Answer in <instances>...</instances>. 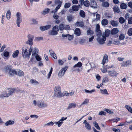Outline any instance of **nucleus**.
<instances>
[{"label": "nucleus", "instance_id": "19", "mask_svg": "<svg viewBox=\"0 0 132 132\" xmlns=\"http://www.w3.org/2000/svg\"><path fill=\"white\" fill-rule=\"evenodd\" d=\"M81 6L80 5H73L72 7V9L73 11H77L79 10V8Z\"/></svg>", "mask_w": 132, "mask_h": 132}, {"label": "nucleus", "instance_id": "9", "mask_svg": "<svg viewBox=\"0 0 132 132\" xmlns=\"http://www.w3.org/2000/svg\"><path fill=\"white\" fill-rule=\"evenodd\" d=\"M108 73L109 76L112 78L117 77L118 75L116 71L114 70H109L108 71Z\"/></svg>", "mask_w": 132, "mask_h": 132}, {"label": "nucleus", "instance_id": "23", "mask_svg": "<svg viewBox=\"0 0 132 132\" xmlns=\"http://www.w3.org/2000/svg\"><path fill=\"white\" fill-rule=\"evenodd\" d=\"M108 23V21L105 19L102 20L101 21V24L103 26L107 25Z\"/></svg>", "mask_w": 132, "mask_h": 132}, {"label": "nucleus", "instance_id": "51", "mask_svg": "<svg viewBox=\"0 0 132 132\" xmlns=\"http://www.w3.org/2000/svg\"><path fill=\"white\" fill-rule=\"evenodd\" d=\"M93 31L92 30H88L87 32V34L89 35H91L93 34Z\"/></svg>", "mask_w": 132, "mask_h": 132}, {"label": "nucleus", "instance_id": "16", "mask_svg": "<svg viewBox=\"0 0 132 132\" xmlns=\"http://www.w3.org/2000/svg\"><path fill=\"white\" fill-rule=\"evenodd\" d=\"M67 119V117L64 118V117H62L61 119L58 121L57 126L60 127L61 125L63 123V121L66 120Z\"/></svg>", "mask_w": 132, "mask_h": 132}, {"label": "nucleus", "instance_id": "28", "mask_svg": "<svg viewBox=\"0 0 132 132\" xmlns=\"http://www.w3.org/2000/svg\"><path fill=\"white\" fill-rule=\"evenodd\" d=\"M7 92H9L11 95L14 92L15 89L14 88H10L7 89Z\"/></svg>", "mask_w": 132, "mask_h": 132}, {"label": "nucleus", "instance_id": "63", "mask_svg": "<svg viewBox=\"0 0 132 132\" xmlns=\"http://www.w3.org/2000/svg\"><path fill=\"white\" fill-rule=\"evenodd\" d=\"M43 37H37L35 38V40L37 41H39L43 39Z\"/></svg>", "mask_w": 132, "mask_h": 132}, {"label": "nucleus", "instance_id": "17", "mask_svg": "<svg viewBox=\"0 0 132 132\" xmlns=\"http://www.w3.org/2000/svg\"><path fill=\"white\" fill-rule=\"evenodd\" d=\"M110 24L113 27H117L118 26L119 23L117 21L112 20L110 22Z\"/></svg>", "mask_w": 132, "mask_h": 132}, {"label": "nucleus", "instance_id": "62", "mask_svg": "<svg viewBox=\"0 0 132 132\" xmlns=\"http://www.w3.org/2000/svg\"><path fill=\"white\" fill-rule=\"evenodd\" d=\"M116 42V44H118V45H120L121 44L122 45H125L126 44V42H123L122 43H120L119 42V41H117Z\"/></svg>", "mask_w": 132, "mask_h": 132}, {"label": "nucleus", "instance_id": "24", "mask_svg": "<svg viewBox=\"0 0 132 132\" xmlns=\"http://www.w3.org/2000/svg\"><path fill=\"white\" fill-rule=\"evenodd\" d=\"M114 12L118 13H119L120 12L119 8L118 6L116 5H115L113 8Z\"/></svg>", "mask_w": 132, "mask_h": 132}, {"label": "nucleus", "instance_id": "45", "mask_svg": "<svg viewBox=\"0 0 132 132\" xmlns=\"http://www.w3.org/2000/svg\"><path fill=\"white\" fill-rule=\"evenodd\" d=\"M79 14L80 16L82 18L85 17V12L83 10H81L80 11Z\"/></svg>", "mask_w": 132, "mask_h": 132}, {"label": "nucleus", "instance_id": "32", "mask_svg": "<svg viewBox=\"0 0 132 132\" xmlns=\"http://www.w3.org/2000/svg\"><path fill=\"white\" fill-rule=\"evenodd\" d=\"M67 20L69 22H70L72 21L74 19L73 16L72 15H69L67 17Z\"/></svg>", "mask_w": 132, "mask_h": 132}, {"label": "nucleus", "instance_id": "27", "mask_svg": "<svg viewBox=\"0 0 132 132\" xmlns=\"http://www.w3.org/2000/svg\"><path fill=\"white\" fill-rule=\"evenodd\" d=\"M118 29L117 28H113L111 31V33L112 35L116 34L118 32Z\"/></svg>", "mask_w": 132, "mask_h": 132}, {"label": "nucleus", "instance_id": "48", "mask_svg": "<svg viewBox=\"0 0 132 132\" xmlns=\"http://www.w3.org/2000/svg\"><path fill=\"white\" fill-rule=\"evenodd\" d=\"M125 107L129 112L132 113V109L129 106L126 105H125Z\"/></svg>", "mask_w": 132, "mask_h": 132}, {"label": "nucleus", "instance_id": "29", "mask_svg": "<svg viewBox=\"0 0 132 132\" xmlns=\"http://www.w3.org/2000/svg\"><path fill=\"white\" fill-rule=\"evenodd\" d=\"M24 72L20 70H18L16 71V75L19 76H22L23 75Z\"/></svg>", "mask_w": 132, "mask_h": 132}, {"label": "nucleus", "instance_id": "35", "mask_svg": "<svg viewBox=\"0 0 132 132\" xmlns=\"http://www.w3.org/2000/svg\"><path fill=\"white\" fill-rule=\"evenodd\" d=\"M120 6L121 8L124 9H126L127 7V5L124 3L121 4L120 5Z\"/></svg>", "mask_w": 132, "mask_h": 132}, {"label": "nucleus", "instance_id": "46", "mask_svg": "<svg viewBox=\"0 0 132 132\" xmlns=\"http://www.w3.org/2000/svg\"><path fill=\"white\" fill-rule=\"evenodd\" d=\"M119 22L121 24L125 22V19L124 18L122 17H120L119 19Z\"/></svg>", "mask_w": 132, "mask_h": 132}, {"label": "nucleus", "instance_id": "11", "mask_svg": "<svg viewBox=\"0 0 132 132\" xmlns=\"http://www.w3.org/2000/svg\"><path fill=\"white\" fill-rule=\"evenodd\" d=\"M131 60H127L123 61L121 64V66L122 67H126L131 65Z\"/></svg>", "mask_w": 132, "mask_h": 132}, {"label": "nucleus", "instance_id": "34", "mask_svg": "<svg viewBox=\"0 0 132 132\" xmlns=\"http://www.w3.org/2000/svg\"><path fill=\"white\" fill-rule=\"evenodd\" d=\"M110 32V31L108 30L107 29L105 30L104 32V36L106 37H108L109 36Z\"/></svg>", "mask_w": 132, "mask_h": 132}, {"label": "nucleus", "instance_id": "12", "mask_svg": "<svg viewBox=\"0 0 132 132\" xmlns=\"http://www.w3.org/2000/svg\"><path fill=\"white\" fill-rule=\"evenodd\" d=\"M83 123L85 125V127L87 129L89 130H91V127L90 125L88 123L86 120H85L84 121Z\"/></svg>", "mask_w": 132, "mask_h": 132}, {"label": "nucleus", "instance_id": "21", "mask_svg": "<svg viewBox=\"0 0 132 132\" xmlns=\"http://www.w3.org/2000/svg\"><path fill=\"white\" fill-rule=\"evenodd\" d=\"M97 4L96 2L94 0H92L90 2V6L93 8H96Z\"/></svg>", "mask_w": 132, "mask_h": 132}, {"label": "nucleus", "instance_id": "8", "mask_svg": "<svg viewBox=\"0 0 132 132\" xmlns=\"http://www.w3.org/2000/svg\"><path fill=\"white\" fill-rule=\"evenodd\" d=\"M62 1H61L60 0H55V4L57 5L55 9L54 10L55 12H57L58 10H59L60 7L61 5L62 4Z\"/></svg>", "mask_w": 132, "mask_h": 132}, {"label": "nucleus", "instance_id": "7", "mask_svg": "<svg viewBox=\"0 0 132 132\" xmlns=\"http://www.w3.org/2000/svg\"><path fill=\"white\" fill-rule=\"evenodd\" d=\"M28 40L26 42V43L32 46L33 44V40L34 38V36L33 35H29L28 36Z\"/></svg>", "mask_w": 132, "mask_h": 132}, {"label": "nucleus", "instance_id": "22", "mask_svg": "<svg viewBox=\"0 0 132 132\" xmlns=\"http://www.w3.org/2000/svg\"><path fill=\"white\" fill-rule=\"evenodd\" d=\"M14 121L12 120H9L7 121L5 123V125L6 126H8L9 125H12L14 123Z\"/></svg>", "mask_w": 132, "mask_h": 132}, {"label": "nucleus", "instance_id": "13", "mask_svg": "<svg viewBox=\"0 0 132 132\" xmlns=\"http://www.w3.org/2000/svg\"><path fill=\"white\" fill-rule=\"evenodd\" d=\"M76 26L80 27H83L84 26V22L82 21H77L75 24Z\"/></svg>", "mask_w": 132, "mask_h": 132}, {"label": "nucleus", "instance_id": "3", "mask_svg": "<svg viewBox=\"0 0 132 132\" xmlns=\"http://www.w3.org/2000/svg\"><path fill=\"white\" fill-rule=\"evenodd\" d=\"M54 96L58 97H61L64 95L61 93V91L60 87L59 86H56L54 88Z\"/></svg>", "mask_w": 132, "mask_h": 132}, {"label": "nucleus", "instance_id": "53", "mask_svg": "<svg viewBox=\"0 0 132 132\" xmlns=\"http://www.w3.org/2000/svg\"><path fill=\"white\" fill-rule=\"evenodd\" d=\"M127 34L129 36L132 35V28H130L128 30Z\"/></svg>", "mask_w": 132, "mask_h": 132}, {"label": "nucleus", "instance_id": "36", "mask_svg": "<svg viewBox=\"0 0 132 132\" xmlns=\"http://www.w3.org/2000/svg\"><path fill=\"white\" fill-rule=\"evenodd\" d=\"M100 92L101 93L103 94L108 95L109 93L106 89H100Z\"/></svg>", "mask_w": 132, "mask_h": 132}, {"label": "nucleus", "instance_id": "2", "mask_svg": "<svg viewBox=\"0 0 132 132\" xmlns=\"http://www.w3.org/2000/svg\"><path fill=\"white\" fill-rule=\"evenodd\" d=\"M33 104L35 106H37L40 108H46L48 106V104L47 103L44 102L42 100H39L37 102L35 100L33 102Z\"/></svg>", "mask_w": 132, "mask_h": 132}, {"label": "nucleus", "instance_id": "50", "mask_svg": "<svg viewBox=\"0 0 132 132\" xmlns=\"http://www.w3.org/2000/svg\"><path fill=\"white\" fill-rule=\"evenodd\" d=\"M89 100L87 98L85 99L84 101L81 104V105H85L87 104L89 102Z\"/></svg>", "mask_w": 132, "mask_h": 132}, {"label": "nucleus", "instance_id": "56", "mask_svg": "<svg viewBox=\"0 0 132 132\" xmlns=\"http://www.w3.org/2000/svg\"><path fill=\"white\" fill-rule=\"evenodd\" d=\"M30 82L32 84H33L35 85L38 84V82L34 79L31 80Z\"/></svg>", "mask_w": 132, "mask_h": 132}, {"label": "nucleus", "instance_id": "43", "mask_svg": "<svg viewBox=\"0 0 132 132\" xmlns=\"http://www.w3.org/2000/svg\"><path fill=\"white\" fill-rule=\"evenodd\" d=\"M100 15L98 14H96V19L94 20L93 21L94 22L96 21L100 20Z\"/></svg>", "mask_w": 132, "mask_h": 132}, {"label": "nucleus", "instance_id": "15", "mask_svg": "<svg viewBox=\"0 0 132 132\" xmlns=\"http://www.w3.org/2000/svg\"><path fill=\"white\" fill-rule=\"evenodd\" d=\"M108 61V56L106 54H105L103 56V59L102 60V63L104 65L105 63Z\"/></svg>", "mask_w": 132, "mask_h": 132}, {"label": "nucleus", "instance_id": "6", "mask_svg": "<svg viewBox=\"0 0 132 132\" xmlns=\"http://www.w3.org/2000/svg\"><path fill=\"white\" fill-rule=\"evenodd\" d=\"M106 40V38L104 36L103 33L102 36L97 38V40L98 43L101 44L102 45L105 43V41Z\"/></svg>", "mask_w": 132, "mask_h": 132}, {"label": "nucleus", "instance_id": "26", "mask_svg": "<svg viewBox=\"0 0 132 132\" xmlns=\"http://www.w3.org/2000/svg\"><path fill=\"white\" fill-rule=\"evenodd\" d=\"M50 52L51 56L53 57L55 59H57V57L54 52L52 50H50Z\"/></svg>", "mask_w": 132, "mask_h": 132}, {"label": "nucleus", "instance_id": "57", "mask_svg": "<svg viewBox=\"0 0 132 132\" xmlns=\"http://www.w3.org/2000/svg\"><path fill=\"white\" fill-rule=\"evenodd\" d=\"M52 71H53V68L52 67H51V69H50V72H49V73H48V77H47L48 79H49L50 78L51 75L52 73Z\"/></svg>", "mask_w": 132, "mask_h": 132}, {"label": "nucleus", "instance_id": "44", "mask_svg": "<svg viewBox=\"0 0 132 132\" xmlns=\"http://www.w3.org/2000/svg\"><path fill=\"white\" fill-rule=\"evenodd\" d=\"M83 4L86 7L89 6L90 5L89 2L87 0L83 2Z\"/></svg>", "mask_w": 132, "mask_h": 132}, {"label": "nucleus", "instance_id": "10", "mask_svg": "<svg viewBox=\"0 0 132 132\" xmlns=\"http://www.w3.org/2000/svg\"><path fill=\"white\" fill-rule=\"evenodd\" d=\"M68 67H65L61 69L59 71L58 76L59 77H61L63 76L65 74V72L68 69Z\"/></svg>", "mask_w": 132, "mask_h": 132}, {"label": "nucleus", "instance_id": "37", "mask_svg": "<svg viewBox=\"0 0 132 132\" xmlns=\"http://www.w3.org/2000/svg\"><path fill=\"white\" fill-rule=\"evenodd\" d=\"M16 71L14 70L11 69L9 73L10 75L12 76L14 75V74L16 75Z\"/></svg>", "mask_w": 132, "mask_h": 132}, {"label": "nucleus", "instance_id": "40", "mask_svg": "<svg viewBox=\"0 0 132 132\" xmlns=\"http://www.w3.org/2000/svg\"><path fill=\"white\" fill-rule=\"evenodd\" d=\"M11 14L10 11V10L8 11L6 13V18L7 19L9 20L11 18Z\"/></svg>", "mask_w": 132, "mask_h": 132}, {"label": "nucleus", "instance_id": "55", "mask_svg": "<svg viewBox=\"0 0 132 132\" xmlns=\"http://www.w3.org/2000/svg\"><path fill=\"white\" fill-rule=\"evenodd\" d=\"M109 81L108 77H104L103 79L102 83L108 82Z\"/></svg>", "mask_w": 132, "mask_h": 132}, {"label": "nucleus", "instance_id": "4", "mask_svg": "<svg viewBox=\"0 0 132 132\" xmlns=\"http://www.w3.org/2000/svg\"><path fill=\"white\" fill-rule=\"evenodd\" d=\"M59 30L58 27L57 26H54L51 30H50L48 32L49 35H56L58 34V32Z\"/></svg>", "mask_w": 132, "mask_h": 132}, {"label": "nucleus", "instance_id": "52", "mask_svg": "<svg viewBox=\"0 0 132 132\" xmlns=\"http://www.w3.org/2000/svg\"><path fill=\"white\" fill-rule=\"evenodd\" d=\"M97 33V38L100 37L102 36V33L101 31H96Z\"/></svg>", "mask_w": 132, "mask_h": 132}, {"label": "nucleus", "instance_id": "25", "mask_svg": "<svg viewBox=\"0 0 132 132\" xmlns=\"http://www.w3.org/2000/svg\"><path fill=\"white\" fill-rule=\"evenodd\" d=\"M19 51L18 50L15 51L12 54V57L13 58H16L18 57L19 53Z\"/></svg>", "mask_w": 132, "mask_h": 132}, {"label": "nucleus", "instance_id": "42", "mask_svg": "<svg viewBox=\"0 0 132 132\" xmlns=\"http://www.w3.org/2000/svg\"><path fill=\"white\" fill-rule=\"evenodd\" d=\"M93 124L95 127L97 129L99 130H100L101 128L96 122V121L94 122H93Z\"/></svg>", "mask_w": 132, "mask_h": 132}, {"label": "nucleus", "instance_id": "38", "mask_svg": "<svg viewBox=\"0 0 132 132\" xmlns=\"http://www.w3.org/2000/svg\"><path fill=\"white\" fill-rule=\"evenodd\" d=\"M85 92L86 93H88L89 94H92L93 92H96V90L95 89H92L91 90H89L87 89H85L84 90Z\"/></svg>", "mask_w": 132, "mask_h": 132}, {"label": "nucleus", "instance_id": "5", "mask_svg": "<svg viewBox=\"0 0 132 132\" xmlns=\"http://www.w3.org/2000/svg\"><path fill=\"white\" fill-rule=\"evenodd\" d=\"M16 16V23L18 27H20V24L22 21L21 14L19 12H17Z\"/></svg>", "mask_w": 132, "mask_h": 132}, {"label": "nucleus", "instance_id": "54", "mask_svg": "<svg viewBox=\"0 0 132 132\" xmlns=\"http://www.w3.org/2000/svg\"><path fill=\"white\" fill-rule=\"evenodd\" d=\"M37 49L36 48H34V50L32 52V56H34L36 54V51L37 50Z\"/></svg>", "mask_w": 132, "mask_h": 132}, {"label": "nucleus", "instance_id": "18", "mask_svg": "<svg viewBox=\"0 0 132 132\" xmlns=\"http://www.w3.org/2000/svg\"><path fill=\"white\" fill-rule=\"evenodd\" d=\"M74 34L77 36H79L81 35V31L79 28L75 29L74 31Z\"/></svg>", "mask_w": 132, "mask_h": 132}, {"label": "nucleus", "instance_id": "49", "mask_svg": "<svg viewBox=\"0 0 132 132\" xmlns=\"http://www.w3.org/2000/svg\"><path fill=\"white\" fill-rule=\"evenodd\" d=\"M71 5L70 3L68 2L65 4L64 5V7L66 9H67L69 8Z\"/></svg>", "mask_w": 132, "mask_h": 132}, {"label": "nucleus", "instance_id": "47", "mask_svg": "<svg viewBox=\"0 0 132 132\" xmlns=\"http://www.w3.org/2000/svg\"><path fill=\"white\" fill-rule=\"evenodd\" d=\"M59 30L62 31L64 29V25L63 24H61L59 25Z\"/></svg>", "mask_w": 132, "mask_h": 132}, {"label": "nucleus", "instance_id": "61", "mask_svg": "<svg viewBox=\"0 0 132 132\" xmlns=\"http://www.w3.org/2000/svg\"><path fill=\"white\" fill-rule=\"evenodd\" d=\"M112 120L113 121V122H117L118 121L120 120V119L119 118L117 117L116 118L112 119Z\"/></svg>", "mask_w": 132, "mask_h": 132}, {"label": "nucleus", "instance_id": "31", "mask_svg": "<svg viewBox=\"0 0 132 132\" xmlns=\"http://www.w3.org/2000/svg\"><path fill=\"white\" fill-rule=\"evenodd\" d=\"M50 11L49 9L47 8L45 9L44 11L41 12V14L43 15H45L47 14Z\"/></svg>", "mask_w": 132, "mask_h": 132}, {"label": "nucleus", "instance_id": "59", "mask_svg": "<svg viewBox=\"0 0 132 132\" xmlns=\"http://www.w3.org/2000/svg\"><path fill=\"white\" fill-rule=\"evenodd\" d=\"M54 123L52 122L51 121L48 123H47L45 125V126H52L54 125Z\"/></svg>", "mask_w": 132, "mask_h": 132}, {"label": "nucleus", "instance_id": "39", "mask_svg": "<svg viewBox=\"0 0 132 132\" xmlns=\"http://www.w3.org/2000/svg\"><path fill=\"white\" fill-rule=\"evenodd\" d=\"M5 71L6 72H9L11 69V66L10 65L7 66L5 67Z\"/></svg>", "mask_w": 132, "mask_h": 132}, {"label": "nucleus", "instance_id": "58", "mask_svg": "<svg viewBox=\"0 0 132 132\" xmlns=\"http://www.w3.org/2000/svg\"><path fill=\"white\" fill-rule=\"evenodd\" d=\"M7 96L6 93H5V92L1 94L0 95V97L1 98H3L4 97H7Z\"/></svg>", "mask_w": 132, "mask_h": 132}, {"label": "nucleus", "instance_id": "1", "mask_svg": "<svg viewBox=\"0 0 132 132\" xmlns=\"http://www.w3.org/2000/svg\"><path fill=\"white\" fill-rule=\"evenodd\" d=\"M32 47L30 46L29 48L26 45L23 46L22 51V55L23 57L25 58H29L32 53Z\"/></svg>", "mask_w": 132, "mask_h": 132}, {"label": "nucleus", "instance_id": "60", "mask_svg": "<svg viewBox=\"0 0 132 132\" xmlns=\"http://www.w3.org/2000/svg\"><path fill=\"white\" fill-rule=\"evenodd\" d=\"M125 38V36L124 34H121L120 35L119 37V39L120 40H123Z\"/></svg>", "mask_w": 132, "mask_h": 132}, {"label": "nucleus", "instance_id": "30", "mask_svg": "<svg viewBox=\"0 0 132 132\" xmlns=\"http://www.w3.org/2000/svg\"><path fill=\"white\" fill-rule=\"evenodd\" d=\"M54 11V10H53L51 12L52 13H54V14L53 15V17L55 19H57L59 18V16L58 15L55 14V13L57 12H55V11Z\"/></svg>", "mask_w": 132, "mask_h": 132}, {"label": "nucleus", "instance_id": "33", "mask_svg": "<svg viewBox=\"0 0 132 132\" xmlns=\"http://www.w3.org/2000/svg\"><path fill=\"white\" fill-rule=\"evenodd\" d=\"M102 5L103 6L105 7H108L109 6V3L107 2H103L102 3Z\"/></svg>", "mask_w": 132, "mask_h": 132}, {"label": "nucleus", "instance_id": "20", "mask_svg": "<svg viewBox=\"0 0 132 132\" xmlns=\"http://www.w3.org/2000/svg\"><path fill=\"white\" fill-rule=\"evenodd\" d=\"M76 106V104L75 103H69V104L68 107L67 108V110H69L72 108H75Z\"/></svg>", "mask_w": 132, "mask_h": 132}, {"label": "nucleus", "instance_id": "41", "mask_svg": "<svg viewBox=\"0 0 132 132\" xmlns=\"http://www.w3.org/2000/svg\"><path fill=\"white\" fill-rule=\"evenodd\" d=\"M82 65V64L80 62H79L75 64L73 66V68H75L76 67H81Z\"/></svg>", "mask_w": 132, "mask_h": 132}, {"label": "nucleus", "instance_id": "64", "mask_svg": "<svg viewBox=\"0 0 132 132\" xmlns=\"http://www.w3.org/2000/svg\"><path fill=\"white\" fill-rule=\"evenodd\" d=\"M128 23L129 24H132V17H130L129 18Z\"/></svg>", "mask_w": 132, "mask_h": 132}, {"label": "nucleus", "instance_id": "14", "mask_svg": "<svg viewBox=\"0 0 132 132\" xmlns=\"http://www.w3.org/2000/svg\"><path fill=\"white\" fill-rule=\"evenodd\" d=\"M51 25H48L45 26L40 27V29L42 31H43L51 28Z\"/></svg>", "mask_w": 132, "mask_h": 132}]
</instances>
